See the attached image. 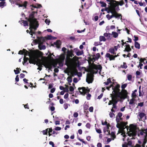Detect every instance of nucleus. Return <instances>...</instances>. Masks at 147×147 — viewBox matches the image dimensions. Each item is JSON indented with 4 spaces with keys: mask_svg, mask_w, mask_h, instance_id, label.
I'll list each match as a JSON object with an SVG mask.
<instances>
[{
    "mask_svg": "<svg viewBox=\"0 0 147 147\" xmlns=\"http://www.w3.org/2000/svg\"><path fill=\"white\" fill-rule=\"evenodd\" d=\"M109 127V125H106L105 127H104L103 129L104 133L107 135L110 134Z\"/></svg>",
    "mask_w": 147,
    "mask_h": 147,
    "instance_id": "9b49d317",
    "label": "nucleus"
},
{
    "mask_svg": "<svg viewBox=\"0 0 147 147\" xmlns=\"http://www.w3.org/2000/svg\"><path fill=\"white\" fill-rule=\"evenodd\" d=\"M24 51H23V49L22 50H20L18 52V54L20 55H23L24 54Z\"/></svg>",
    "mask_w": 147,
    "mask_h": 147,
    "instance_id": "6e6d98bb",
    "label": "nucleus"
},
{
    "mask_svg": "<svg viewBox=\"0 0 147 147\" xmlns=\"http://www.w3.org/2000/svg\"><path fill=\"white\" fill-rule=\"evenodd\" d=\"M102 124L103 125H106V126L107 125H109L108 124H107V121H105V122H103L102 121Z\"/></svg>",
    "mask_w": 147,
    "mask_h": 147,
    "instance_id": "680f3d73",
    "label": "nucleus"
},
{
    "mask_svg": "<svg viewBox=\"0 0 147 147\" xmlns=\"http://www.w3.org/2000/svg\"><path fill=\"white\" fill-rule=\"evenodd\" d=\"M5 2L4 1H1L0 2V6L2 7L4 6Z\"/></svg>",
    "mask_w": 147,
    "mask_h": 147,
    "instance_id": "e2e57ef3",
    "label": "nucleus"
},
{
    "mask_svg": "<svg viewBox=\"0 0 147 147\" xmlns=\"http://www.w3.org/2000/svg\"><path fill=\"white\" fill-rule=\"evenodd\" d=\"M23 51H24V56H27L29 54V52L27 51L25 49H23Z\"/></svg>",
    "mask_w": 147,
    "mask_h": 147,
    "instance_id": "7c9ffc66",
    "label": "nucleus"
},
{
    "mask_svg": "<svg viewBox=\"0 0 147 147\" xmlns=\"http://www.w3.org/2000/svg\"><path fill=\"white\" fill-rule=\"evenodd\" d=\"M140 134L141 135H143L144 136H146V134L144 133L143 130L140 131Z\"/></svg>",
    "mask_w": 147,
    "mask_h": 147,
    "instance_id": "4c0bfd02",
    "label": "nucleus"
},
{
    "mask_svg": "<svg viewBox=\"0 0 147 147\" xmlns=\"http://www.w3.org/2000/svg\"><path fill=\"white\" fill-rule=\"evenodd\" d=\"M99 3L101 4V6L102 7H105L107 6V4L106 3L103 1H100Z\"/></svg>",
    "mask_w": 147,
    "mask_h": 147,
    "instance_id": "bb28decb",
    "label": "nucleus"
},
{
    "mask_svg": "<svg viewBox=\"0 0 147 147\" xmlns=\"http://www.w3.org/2000/svg\"><path fill=\"white\" fill-rule=\"evenodd\" d=\"M134 39H133V40L135 42H137V41L138 40V36L136 35L134 36Z\"/></svg>",
    "mask_w": 147,
    "mask_h": 147,
    "instance_id": "e433bc0d",
    "label": "nucleus"
},
{
    "mask_svg": "<svg viewBox=\"0 0 147 147\" xmlns=\"http://www.w3.org/2000/svg\"><path fill=\"white\" fill-rule=\"evenodd\" d=\"M78 114L77 112L74 113L73 115V116L74 117H77L78 116Z\"/></svg>",
    "mask_w": 147,
    "mask_h": 147,
    "instance_id": "338daca9",
    "label": "nucleus"
},
{
    "mask_svg": "<svg viewBox=\"0 0 147 147\" xmlns=\"http://www.w3.org/2000/svg\"><path fill=\"white\" fill-rule=\"evenodd\" d=\"M45 22L47 25H49L50 22V21L48 19H47L45 20Z\"/></svg>",
    "mask_w": 147,
    "mask_h": 147,
    "instance_id": "58836bf2",
    "label": "nucleus"
},
{
    "mask_svg": "<svg viewBox=\"0 0 147 147\" xmlns=\"http://www.w3.org/2000/svg\"><path fill=\"white\" fill-rule=\"evenodd\" d=\"M69 106L70 105L67 103H65L63 105V107L65 109H66L68 108V106Z\"/></svg>",
    "mask_w": 147,
    "mask_h": 147,
    "instance_id": "f704fd0d",
    "label": "nucleus"
},
{
    "mask_svg": "<svg viewBox=\"0 0 147 147\" xmlns=\"http://www.w3.org/2000/svg\"><path fill=\"white\" fill-rule=\"evenodd\" d=\"M35 55L36 54L30 57L29 59L28 57H26L25 56H24V61L22 62L23 64H24L28 60H29V62L30 58L31 57H32Z\"/></svg>",
    "mask_w": 147,
    "mask_h": 147,
    "instance_id": "a211bd4d",
    "label": "nucleus"
},
{
    "mask_svg": "<svg viewBox=\"0 0 147 147\" xmlns=\"http://www.w3.org/2000/svg\"><path fill=\"white\" fill-rule=\"evenodd\" d=\"M32 26L33 29H34V30H36V28L38 26V22H32Z\"/></svg>",
    "mask_w": 147,
    "mask_h": 147,
    "instance_id": "2eb2a0df",
    "label": "nucleus"
},
{
    "mask_svg": "<svg viewBox=\"0 0 147 147\" xmlns=\"http://www.w3.org/2000/svg\"><path fill=\"white\" fill-rule=\"evenodd\" d=\"M42 45V44H40V43H39L38 46L39 49L40 50H41L42 49H46L45 46L44 45Z\"/></svg>",
    "mask_w": 147,
    "mask_h": 147,
    "instance_id": "5701e85b",
    "label": "nucleus"
},
{
    "mask_svg": "<svg viewBox=\"0 0 147 147\" xmlns=\"http://www.w3.org/2000/svg\"><path fill=\"white\" fill-rule=\"evenodd\" d=\"M124 4V1L123 0L119 2V5L120 6Z\"/></svg>",
    "mask_w": 147,
    "mask_h": 147,
    "instance_id": "603ef678",
    "label": "nucleus"
},
{
    "mask_svg": "<svg viewBox=\"0 0 147 147\" xmlns=\"http://www.w3.org/2000/svg\"><path fill=\"white\" fill-rule=\"evenodd\" d=\"M139 64H142V63H143L144 64H145L146 63L147 64V61L146 59L145 58H141L139 60Z\"/></svg>",
    "mask_w": 147,
    "mask_h": 147,
    "instance_id": "dca6fc26",
    "label": "nucleus"
},
{
    "mask_svg": "<svg viewBox=\"0 0 147 147\" xmlns=\"http://www.w3.org/2000/svg\"><path fill=\"white\" fill-rule=\"evenodd\" d=\"M73 52L74 51L72 49L70 50H68L64 64H80L78 57L75 56L72 58V57L74 56Z\"/></svg>",
    "mask_w": 147,
    "mask_h": 147,
    "instance_id": "20e7f679",
    "label": "nucleus"
},
{
    "mask_svg": "<svg viewBox=\"0 0 147 147\" xmlns=\"http://www.w3.org/2000/svg\"><path fill=\"white\" fill-rule=\"evenodd\" d=\"M52 36L51 35H48L47 37H46L47 40H51V39Z\"/></svg>",
    "mask_w": 147,
    "mask_h": 147,
    "instance_id": "8fccbe9b",
    "label": "nucleus"
},
{
    "mask_svg": "<svg viewBox=\"0 0 147 147\" xmlns=\"http://www.w3.org/2000/svg\"><path fill=\"white\" fill-rule=\"evenodd\" d=\"M122 115V114L121 113H118L117 115V116L118 117H119V118H121V117Z\"/></svg>",
    "mask_w": 147,
    "mask_h": 147,
    "instance_id": "052dcab7",
    "label": "nucleus"
},
{
    "mask_svg": "<svg viewBox=\"0 0 147 147\" xmlns=\"http://www.w3.org/2000/svg\"><path fill=\"white\" fill-rule=\"evenodd\" d=\"M96 132L100 134L102 132L101 131L100 129H97V128H96Z\"/></svg>",
    "mask_w": 147,
    "mask_h": 147,
    "instance_id": "864d4df0",
    "label": "nucleus"
},
{
    "mask_svg": "<svg viewBox=\"0 0 147 147\" xmlns=\"http://www.w3.org/2000/svg\"><path fill=\"white\" fill-rule=\"evenodd\" d=\"M115 133L112 132H111V137H112V138H108L107 139V141L106 142V144H108L112 140H114L115 138H116V136L115 135Z\"/></svg>",
    "mask_w": 147,
    "mask_h": 147,
    "instance_id": "9d476101",
    "label": "nucleus"
},
{
    "mask_svg": "<svg viewBox=\"0 0 147 147\" xmlns=\"http://www.w3.org/2000/svg\"><path fill=\"white\" fill-rule=\"evenodd\" d=\"M21 70L20 69L18 68H16V69L14 70V71L15 74H17L20 73V71Z\"/></svg>",
    "mask_w": 147,
    "mask_h": 147,
    "instance_id": "c85d7f7f",
    "label": "nucleus"
},
{
    "mask_svg": "<svg viewBox=\"0 0 147 147\" xmlns=\"http://www.w3.org/2000/svg\"><path fill=\"white\" fill-rule=\"evenodd\" d=\"M80 65H66V67L65 71L67 73H70L72 76L77 75L78 77H81L82 74L81 72H78V69L79 70L84 69L90 73L87 74L86 81L88 83H92L93 81V74L96 73L98 71L100 73L102 69L101 65H89L87 70L85 68L81 67Z\"/></svg>",
    "mask_w": 147,
    "mask_h": 147,
    "instance_id": "f257e3e1",
    "label": "nucleus"
},
{
    "mask_svg": "<svg viewBox=\"0 0 147 147\" xmlns=\"http://www.w3.org/2000/svg\"><path fill=\"white\" fill-rule=\"evenodd\" d=\"M111 34L113 35V36L114 38H117L118 36V34L117 33L114 31L112 32Z\"/></svg>",
    "mask_w": 147,
    "mask_h": 147,
    "instance_id": "a878e982",
    "label": "nucleus"
},
{
    "mask_svg": "<svg viewBox=\"0 0 147 147\" xmlns=\"http://www.w3.org/2000/svg\"><path fill=\"white\" fill-rule=\"evenodd\" d=\"M106 39L104 36H100L99 37V41L100 42L103 41L105 42Z\"/></svg>",
    "mask_w": 147,
    "mask_h": 147,
    "instance_id": "b1692460",
    "label": "nucleus"
},
{
    "mask_svg": "<svg viewBox=\"0 0 147 147\" xmlns=\"http://www.w3.org/2000/svg\"><path fill=\"white\" fill-rule=\"evenodd\" d=\"M127 84H125L121 86V88L122 89H124L127 86Z\"/></svg>",
    "mask_w": 147,
    "mask_h": 147,
    "instance_id": "4d7b16f0",
    "label": "nucleus"
},
{
    "mask_svg": "<svg viewBox=\"0 0 147 147\" xmlns=\"http://www.w3.org/2000/svg\"><path fill=\"white\" fill-rule=\"evenodd\" d=\"M24 26H28V23L27 21L23 20V22Z\"/></svg>",
    "mask_w": 147,
    "mask_h": 147,
    "instance_id": "ea45409f",
    "label": "nucleus"
},
{
    "mask_svg": "<svg viewBox=\"0 0 147 147\" xmlns=\"http://www.w3.org/2000/svg\"><path fill=\"white\" fill-rule=\"evenodd\" d=\"M132 96L133 98H135L136 96V93L135 92H133L132 93Z\"/></svg>",
    "mask_w": 147,
    "mask_h": 147,
    "instance_id": "0e129e2a",
    "label": "nucleus"
},
{
    "mask_svg": "<svg viewBox=\"0 0 147 147\" xmlns=\"http://www.w3.org/2000/svg\"><path fill=\"white\" fill-rule=\"evenodd\" d=\"M115 104H114V103H113V107H112V108L111 109V111L112 112H115V110H114V109H116V106L115 105Z\"/></svg>",
    "mask_w": 147,
    "mask_h": 147,
    "instance_id": "72a5a7b5",
    "label": "nucleus"
},
{
    "mask_svg": "<svg viewBox=\"0 0 147 147\" xmlns=\"http://www.w3.org/2000/svg\"><path fill=\"white\" fill-rule=\"evenodd\" d=\"M29 26L30 27L29 28V29L30 30V31L29 32V33L30 34V33H32L34 34L35 32H33L32 31V29H33V26H32V22H29Z\"/></svg>",
    "mask_w": 147,
    "mask_h": 147,
    "instance_id": "6ab92c4d",
    "label": "nucleus"
},
{
    "mask_svg": "<svg viewBox=\"0 0 147 147\" xmlns=\"http://www.w3.org/2000/svg\"><path fill=\"white\" fill-rule=\"evenodd\" d=\"M69 96V94L67 93H66L65 94L64 96V98L65 99H66L68 98Z\"/></svg>",
    "mask_w": 147,
    "mask_h": 147,
    "instance_id": "774afa93",
    "label": "nucleus"
},
{
    "mask_svg": "<svg viewBox=\"0 0 147 147\" xmlns=\"http://www.w3.org/2000/svg\"><path fill=\"white\" fill-rule=\"evenodd\" d=\"M109 52L112 54H116V53H115V50L113 48H110L109 49Z\"/></svg>",
    "mask_w": 147,
    "mask_h": 147,
    "instance_id": "cd10ccee",
    "label": "nucleus"
},
{
    "mask_svg": "<svg viewBox=\"0 0 147 147\" xmlns=\"http://www.w3.org/2000/svg\"><path fill=\"white\" fill-rule=\"evenodd\" d=\"M134 100L132 98L131 99L129 102V104L130 105H132L134 103Z\"/></svg>",
    "mask_w": 147,
    "mask_h": 147,
    "instance_id": "de8ad7c7",
    "label": "nucleus"
},
{
    "mask_svg": "<svg viewBox=\"0 0 147 147\" xmlns=\"http://www.w3.org/2000/svg\"><path fill=\"white\" fill-rule=\"evenodd\" d=\"M27 3L28 2L27 1H25L23 4H22L23 5V6H24L25 8H26Z\"/></svg>",
    "mask_w": 147,
    "mask_h": 147,
    "instance_id": "c03bdc74",
    "label": "nucleus"
},
{
    "mask_svg": "<svg viewBox=\"0 0 147 147\" xmlns=\"http://www.w3.org/2000/svg\"><path fill=\"white\" fill-rule=\"evenodd\" d=\"M112 14V15L111 16H110V18L111 19V18L115 17V13L114 11H113L111 13Z\"/></svg>",
    "mask_w": 147,
    "mask_h": 147,
    "instance_id": "09e8293b",
    "label": "nucleus"
},
{
    "mask_svg": "<svg viewBox=\"0 0 147 147\" xmlns=\"http://www.w3.org/2000/svg\"><path fill=\"white\" fill-rule=\"evenodd\" d=\"M91 96V94H88L86 98L88 100H89L90 99Z\"/></svg>",
    "mask_w": 147,
    "mask_h": 147,
    "instance_id": "13d9d810",
    "label": "nucleus"
},
{
    "mask_svg": "<svg viewBox=\"0 0 147 147\" xmlns=\"http://www.w3.org/2000/svg\"><path fill=\"white\" fill-rule=\"evenodd\" d=\"M37 11H32L29 15V18H26L29 22H37V19L34 18V15L37 13Z\"/></svg>",
    "mask_w": 147,
    "mask_h": 147,
    "instance_id": "0eeeda50",
    "label": "nucleus"
},
{
    "mask_svg": "<svg viewBox=\"0 0 147 147\" xmlns=\"http://www.w3.org/2000/svg\"><path fill=\"white\" fill-rule=\"evenodd\" d=\"M121 133H122V134L121 135H122L124 137V138L123 139V141H125L124 138H125V137H126V136L125 134V133H123V131H122V132H121Z\"/></svg>",
    "mask_w": 147,
    "mask_h": 147,
    "instance_id": "5fc2aeb1",
    "label": "nucleus"
},
{
    "mask_svg": "<svg viewBox=\"0 0 147 147\" xmlns=\"http://www.w3.org/2000/svg\"><path fill=\"white\" fill-rule=\"evenodd\" d=\"M100 56V54L99 53H97L96 54L95 58L93 57L92 58L90 57H89L88 61L89 64H95L93 62L95 61L96 59H98Z\"/></svg>",
    "mask_w": 147,
    "mask_h": 147,
    "instance_id": "6e6552de",
    "label": "nucleus"
},
{
    "mask_svg": "<svg viewBox=\"0 0 147 147\" xmlns=\"http://www.w3.org/2000/svg\"><path fill=\"white\" fill-rule=\"evenodd\" d=\"M47 131L48 129H47L43 131L42 133L44 135L46 134H47Z\"/></svg>",
    "mask_w": 147,
    "mask_h": 147,
    "instance_id": "bf43d9fd",
    "label": "nucleus"
},
{
    "mask_svg": "<svg viewBox=\"0 0 147 147\" xmlns=\"http://www.w3.org/2000/svg\"><path fill=\"white\" fill-rule=\"evenodd\" d=\"M127 134L130 137H132L131 139H133L136 135L137 131V127L135 125L133 124H130L129 126L127 128Z\"/></svg>",
    "mask_w": 147,
    "mask_h": 147,
    "instance_id": "39448f33",
    "label": "nucleus"
},
{
    "mask_svg": "<svg viewBox=\"0 0 147 147\" xmlns=\"http://www.w3.org/2000/svg\"><path fill=\"white\" fill-rule=\"evenodd\" d=\"M115 17L118 19H119L121 17V20L122 19V15L121 14L118 13L116 11H114Z\"/></svg>",
    "mask_w": 147,
    "mask_h": 147,
    "instance_id": "ddd939ff",
    "label": "nucleus"
},
{
    "mask_svg": "<svg viewBox=\"0 0 147 147\" xmlns=\"http://www.w3.org/2000/svg\"><path fill=\"white\" fill-rule=\"evenodd\" d=\"M109 35H112V34H111L109 33H107L106 32L104 34V36L106 37H107Z\"/></svg>",
    "mask_w": 147,
    "mask_h": 147,
    "instance_id": "a18cd8bd",
    "label": "nucleus"
},
{
    "mask_svg": "<svg viewBox=\"0 0 147 147\" xmlns=\"http://www.w3.org/2000/svg\"><path fill=\"white\" fill-rule=\"evenodd\" d=\"M74 89L73 87H72V86H70L69 87V90L70 91L72 92L71 93H74L73 92H74Z\"/></svg>",
    "mask_w": 147,
    "mask_h": 147,
    "instance_id": "79ce46f5",
    "label": "nucleus"
},
{
    "mask_svg": "<svg viewBox=\"0 0 147 147\" xmlns=\"http://www.w3.org/2000/svg\"><path fill=\"white\" fill-rule=\"evenodd\" d=\"M45 68H48V70L49 69H51V65H43Z\"/></svg>",
    "mask_w": 147,
    "mask_h": 147,
    "instance_id": "473e14b6",
    "label": "nucleus"
},
{
    "mask_svg": "<svg viewBox=\"0 0 147 147\" xmlns=\"http://www.w3.org/2000/svg\"><path fill=\"white\" fill-rule=\"evenodd\" d=\"M86 127L88 129H90V125L89 123H87L86 125Z\"/></svg>",
    "mask_w": 147,
    "mask_h": 147,
    "instance_id": "69168bd1",
    "label": "nucleus"
},
{
    "mask_svg": "<svg viewBox=\"0 0 147 147\" xmlns=\"http://www.w3.org/2000/svg\"><path fill=\"white\" fill-rule=\"evenodd\" d=\"M105 57L109 58L110 61L114 60L113 55H111L109 53H107L105 55Z\"/></svg>",
    "mask_w": 147,
    "mask_h": 147,
    "instance_id": "4468645a",
    "label": "nucleus"
},
{
    "mask_svg": "<svg viewBox=\"0 0 147 147\" xmlns=\"http://www.w3.org/2000/svg\"><path fill=\"white\" fill-rule=\"evenodd\" d=\"M105 11H107V13H112V11H113L112 9L111 8V7L109 8L108 7H106L105 9Z\"/></svg>",
    "mask_w": 147,
    "mask_h": 147,
    "instance_id": "4be33fe9",
    "label": "nucleus"
},
{
    "mask_svg": "<svg viewBox=\"0 0 147 147\" xmlns=\"http://www.w3.org/2000/svg\"><path fill=\"white\" fill-rule=\"evenodd\" d=\"M127 78L129 81H131L132 76L131 75L128 74L127 75Z\"/></svg>",
    "mask_w": 147,
    "mask_h": 147,
    "instance_id": "2f4dec72",
    "label": "nucleus"
},
{
    "mask_svg": "<svg viewBox=\"0 0 147 147\" xmlns=\"http://www.w3.org/2000/svg\"><path fill=\"white\" fill-rule=\"evenodd\" d=\"M65 56L61 55L58 58L54 59L50 53L47 57L41 56L38 54L30 58L29 63L34 64H63Z\"/></svg>",
    "mask_w": 147,
    "mask_h": 147,
    "instance_id": "f03ea898",
    "label": "nucleus"
},
{
    "mask_svg": "<svg viewBox=\"0 0 147 147\" xmlns=\"http://www.w3.org/2000/svg\"><path fill=\"white\" fill-rule=\"evenodd\" d=\"M141 73L140 72L138 71H137L136 72V77L137 78H140V75Z\"/></svg>",
    "mask_w": 147,
    "mask_h": 147,
    "instance_id": "c9c22d12",
    "label": "nucleus"
},
{
    "mask_svg": "<svg viewBox=\"0 0 147 147\" xmlns=\"http://www.w3.org/2000/svg\"><path fill=\"white\" fill-rule=\"evenodd\" d=\"M79 91L81 94H85L86 93H88L90 91V89L88 87L85 88L83 87L78 88Z\"/></svg>",
    "mask_w": 147,
    "mask_h": 147,
    "instance_id": "1a4fd4ad",
    "label": "nucleus"
},
{
    "mask_svg": "<svg viewBox=\"0 0 147 147\" xmlns=\"http://www.w3.org/2000/svg\"><path fill=\"white\" fill-rule=\"evenodd\" d=\"M67 80L69 83H71L72 82V80L71 78L70 77H68L67 78Z\"/></svg>",
    "mask_w": 147,
    "mask_h": 147,
    "instance_id": "49530a36",
    "label": "nucleus"
},
{
    "mask_svg": "<svg viewBox=\"0 0 147 147\" xmlns=\"http://www.w3.org/2000/svg\"><path fill=\"white\" fill-rule=\"evenodd\" d=\"M107 2H109V3L111 6V7L114 11H116V8L119 5V1L114 0H106Z\"/></svg>",
    "mask_w": 147,
    "mask_h": 147,
    "instance_id": "423d86ee",
    "label": "nucleus"
},
{
    "mask_svg": "<svg viewBox=\"0 0 147 147\" xmlns=\"http://www.w3.org/2000/svg\"><path fill=\"white\" fill-rule=\"evenodd\" d=\"M111 80L110 78H108L107 80V82H105L104 83V84H105L106 85H108L109 83H111Z\"/></svg>",
    "mask_w": 147,
    "mask_h": 147,
    "instance_id": "c756f323",
    "label": "nucleus"
},
{
    "mask_svg": "<svg viewBox=\"0 0 147 147\" xmlns=\"http://www.w3.org/2000/svg\"><path fill=\"white\" fill-rule=\"evenodd\" d=\"M110 117L111 118H113L115 117L114 114L112 112H110L109 114Z\"/></svg>",
    "mask_w": 147,
    "mask_h": 147,
    "instance_id": "37998d69",
    "label": "nucleus"
},
{
    "mask_svg": "<svg viewBox=\"0 0 147 147\" xmlns=\"http://www.w3.org/2000/svg\"><path fill=\"white\" fill-rule=\"evenodd\" d=\"M146 115L145 114L143 113H140L138 116V118L139 119L140 121V119H142Z\"/></svg>",
    "mask_w": 147,
    "mask_h": 147,
    "instance_id": "f3484780",
    "label": "nucleus"
},
{
    "mask_svg": "<svg viewBox=\"0 0 147 147\" xmlns=\"http://www.w3.org/2000/svg\"><path fill=\"white\" fill-rule=\"evenodd\" d=\"M136 12L137 13V14H138V16L140 17H141V14H140V12L138 10H137V9H136Z\"/></svg>",
    "mask_w": 147,
    "mask_h": 147,
    "instance_id": "3c124183",
    "label": "nucleus"
},
{
    "mask_svg": "<svg viewBox=\"0 0 147 147\" xmlns=\"http://www.w3.org/2000/svg\"><path fill=\"white\" fill-rule=\"evenodd\" d=\"M61 42L60 40H57L56 42H54V44L56 45L57 48H59L61 45Z\"/></svg>",
    "mask_w": 147,
    "mask_h": 147,
    "instance_id": "412c9836",
    "label": "nucleus"
},
{
    "mask_svg": "<svg viewBox=\"0 0 147 147\" xmlns=\"http://www.w3.org/2000/svg\"><path fill=\"white\" fill-rule=\"evenodd\" d=\"M37 38L38 39V43L41 44H42L43 42H45L46 40H47L46 37H38Z\"/></svg>",
    "mask_w": 147,
    "mask_h": 147,
    "instance_id": "f8f14e48",
    "label": "nucleus"
},
{
    "mask_svg": "<svg viewBox=\"0 0 147 147\" xmlns=\"http://www.w3.org/2000/svg\"><path fill=\"white\" fill-rule=\"evenodd\" d=\"M131 51V49L130 47V45L128 44L126 45V48L124 51H126L128 52H129Z\"/></svg>",
    "mask_w": 147,
    "mask_h": 147,
    "instance_id": "aec40b11",
    "label": "nucleus"
},
{
    "mask_svg": "<svg viewBox=\"0 0 147 147\" xmlns=\"http://www.w3.org/2000/svg\"><path fill=\"white\" fill-rule=\"evenodd\" d=\"M106 89L108 90H110V88L113 90L112 93L110 94L112 98V100H110L108 103L109 105L113 103L116 104L119 99L121 98V93L120 92V85L117 84H111L110 86L106 87Z\"/></svg>",
    "mask_w": 147,
    "mask_h": 147,
    "instance_id": "7ed1b4c3",
    "label": "nucleus"
},
{
    "mask_svg": "<svg viewBox=\"0 0 147 147\" xmlns=\"http://www.w3.org/2000/svg\"><path fill=\"white\" fill-rule=\"evenodd\" d=\"M82 54V52L79 50L78 51L76 52V55L78 56L81 55Z\"/></svg>",
    "mask_w": 147,
    "mask_h": 147,
    "instance_id": "a19ab883",
    "label": "nucleus"
},
{
    "mask_svg": "<svg viewBox=\"0 0 147 147\" xmlns=\"http://www.w3.org/2000/svg\"><path fill=\"white\" fill-rule=\"evenodd\" d=\"M134 46L136 48L138 49H139L140 48V45L138 42H135Z\"/></svg>",
    "mask_w": 147,
    "mask_h": 147,
    "instance_id": "393cba45",
    "label": "nucleus"
}]
</instances>
